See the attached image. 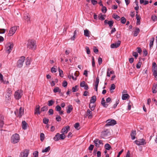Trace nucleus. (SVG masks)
I'll list each match as a JSON object with an SVG mask.
<instances>
[{"label":"nucleus","mask_w":157,"mask_h":157,"mask_svg":"<svg viewBox=\"0 0 157 157\" xmlns=\"http://www.w3.org/2000/svg\"><path fill=\"white\" fill-rule=\"evenodd\" d=\"M27 47L32 50H35L36 47V41L33 40H29L27 44Z\"/></svg>","instance_id":"nucleus-1"},{"label":"nucleus","mask_w":157,"mask_h":157,"mask_svg":"<svg viewBox=\"0 0 157 157\" xmlns=\"http://www.w3.org/2000/svg\"><path fill=\"white\" fill-rule=\"evenodd\" d=\"M20 140V137L17 134L13 135L11 137V141L13 144H15L18 142Z\"/></svg>","instance_id":"nucleus-2"},{"label":"nucleus","mask_w":157,"mask_h":157,"mask_svg":"<svg viewBox=\"0 0 157 157\" xmlns=\"http://www.w3.org/2000/svg\"><path fill=\"white\" fill-rule=\"evenodd\" d=\"M22 95L23 91L21 90H18L14 93V98L17 100H19L21 98Z\"/></svg>","instance_id":"nucleus-3"},{"label":"nucleus","mask_w":157,"mask_h":157,"mask_svg":"<svg viewBox=\"0 0 157 157\" xmlns=\"http://www.w3.org/2000/svg\"><path fill=\"white\" fill-rule=\"evenodd\" d=\"M25 57L24 56L20 57L17 63V66L19 67H21L25 60Z\"/></svg>","instance_id":"nucleus-4"},{"label":"nucleus","mask_w":157,"mask_h":157,"mask_svg":"<svg viewBox=\"0 0 157 157\" xmlns=\"http://www.w3.org/2000/svg\"><path fill=\"white\" fill-rule=\"evenodd\" d=\"M107 123L105 125V127L109 126H113L116 124V121L114 120L109 119L106 121Z\"/></svg>","instance_id":"nucleus-5"},{"label":"nucleus","mask_w":157,"mask_h":157,"mask_svg":"<svg viewBox=\"0 0 157 157\" xmlns=\"http://www.w3.org/2000/svg\"><path fill=\"white\" fill-rule=\"evenodd\" d=\"M29 150L28 149H25L23 152L20 153V157H27L29 153Z\"/></svg>","instance_id":"nucleus-6"},{"label":"nucleus","mask_w":157,"mask_h":157,"mask_svg":"<svg viewBox=\"0 0 157 157\" xmlns=\"http://www.w3.org/2000/svg\"><path fill=\"white\" fill-rule=\"evenodd\" d=\"M145 141V140L143 139H140L139 140H136L134 141V142L137 145H140L145 144L146 143Z\"/></svg>","instance_id":"nucleus-7"},{"label":"nucleus","mask_w":157,"mask_h":157,"mask_svg":"<svg viewBox=\"0 0 157 157\" xmlns=\"http://www.w3.org/2000/svg\"><path fill=\"white\" fill-rule=\"evenodd\" d=\"M109 133V130L107 129H105L101 132V138H104V137L107 136Z\"/></svg>","instance_id":"nucleus-8"},{"label":"nucleus","mask_w":157,"mask_h":157,"mask_svg":"<svg viewBox=\"0 0 157 157\" xmlns=\"http://www.w3.org/2000/svg\"><path fill=\"white\" fill-rule=\"evenodd\" d=\"M5 50V53L7 54V56H8L10 53V43H8L6 44Z\"/></svg>","instance_id":"nucleus-9"},{"label":"nucleus","mask_w":157,"mask_h":157,"mask_svg":"<svg viewBox=\"0 0 157 157\" xmlns=\"http://www.w3.org/2000/svg\"><path fill=\"white\" fill-rule=\"evenodd\" d=\"M94 142L95 143V146L97 147H99L100 144L103 145L102 141L101 140H99L98 139H96Z\"/></svg>","instance_id":"nucleus-10"},{"label":"nucleus","mask_w":157,"mask_h":157,"mask_svg":"<svg viewBox=\"0 0 157 157\" xmlns=\"http://www.w3.org/2000/svg\"><path fill=\"white\" fill-rule=\"evenodd\" d=\"M121 42L120 40H118L117 42L112 44L110 47L112 48H116L119 46Z\"/></svg>","instance_id":"nucleus-11"},{"label":"nucleus","mask_w":157,"mask_h":157,"mask_svg":"<svg viewBox=\"0 0 157 157\" xmlns=\"http://www.w3.org/2000/svg\"><path fill=\"white\" fill-rule=\"evenodd\" d=\"M69 129L70 127L69 126H66L62 129L61 132V133L64 134L65 133H67L68 132V131L69 130Z\"/></svg>","instance_id":"nucleus-12"},{"label":"nucleus","mask_w":157,"mask_h":157,"mask_svg":"<svg viewBox=\"0 0 157 157\" xmlns=\"http://www.w3.org/2000/svg\"><path fill=\"white\" fill-rule=\"evenodd\" d=\"M40 106L39 105H37L36 106V107L34 110V114H40Z\"/></svg>","instance_id":"nucleus-13"},{"label":"nucleus","mask_w":157,"mask_h":157,"mask_svg":"<svg viewBox=\"0 0 157 157\" xmlns=\"http://www.w3.org/2000/svg\"><path fill=\"white\" fill-rule=\"evenodd\" d=\"M86 116H88L89 119H91L93 117V113L92 111H90L89 109H88L86 112Z\"/></svg>","instance_id":"nucleus-14"},{"label":"nucleus","mask_w":157,"mask_h":157,"mask_svg":"<svg viewBox=\"0 0 157 157\" xmlns=\"http://www.w3.org/2000/svg\"><path fill=\"white\" fill-rule=\"evenodd\" d=\"M17 30V26H13L10 28V36H12L15 33Z\"/></svg>","instance_id":"nucleus-15"},{"label":"nucleus","mask_w":157,"mask_h":157,"mask_svg":"<svg viewBox=\"0 0 157 157\" xmlns=\"http://www.w3.org/2000/svg\"><path fill=\"white\" fill-rule=\"evenodd\" d=\"M104 23L105 24H108L109 25V27L110 28H111L113 26L114 22L113 21H109L107 20H105L104 21Z\"/></svg>","instance_id":"nucleus-16"},{"label":"nucleus","mask_w":157,"mask_h":157,"mask_svg":"<svg viewBox=\"0 0 157 157\" xmlns=\"http://www.w3.org/2000/svg\"><path fill=\"white\" fill-rule=\"evenodd\" d=\"M24 19L26 21L28 22L30 21V17L29 13H26L24 14Z\"/></svg>","instance_id":"nucleus-17"},{"label":"nucleus","mask_w":157,"mask_h":157,"mask_svg":"<svg viewBox=\"0 0 157 157\" xmlns=\"http://www.w3.org/2000/svg\"><path fill=\"white\" fill-rule=\"evenodd\" d=\"M24 113V108L22 107H20L19 110L18 117H21L22 115Z\"/></svg>","instance_id":"nucleus-18"},{"label":"nucleus","mask_w":157,"mask_h":157,"mask_svg":"<svg viewBox=\"0 0 157 157\" xmlns=\"http://www.w3.org/2000/svg\"><path fill=\"white\" fill-rule=\"evenodd\" d=\"M4 117L3 115H0V128L3 127L4 124Z\"/></svg>","instance_id":"nucleus-19"},{"label":"nucleus","mask_w":157,"mask_h":157,"mask_svg":"<svg viewBox=\"0 0 157 157\" xmlns=\"http://www.w3.org/2000/svg\"><path fill=\"white\" fill-rule=\"evenodd\" d=\"M2 83H3L4 84H9V82L4 81L3 79V76L0 73V84Z\"/></svg>","instance_id":"nucleus-20"},{"label":"nucleus","mask_w":157,"mask_h":157,"mask_svg":"<svg viewBox=\"0 0 157 157\" xmlns=\"http://www.w3.org/2000/svg\"><path fill=\"white\" fill-rule=\"evenodd\" d=\"M28 124L25 121H23L22 122V128L24 130H26L27 129Z\"/></svg>","instance_id":"nucleus-21"},{"label":"nucleus","mask_w":157,"mask_h":157,"mask_svg":"<svg viewBox=\"0 0 157 157\" xmlns=\"http://www.w3.org/2000/svg\"><path fill=\"white\" fill-rule=\"evenodd\" d=\"M7 93L6 94L5 101L7 102H9V98L10 97V93H9V90L8 89L7 91Z\"/></svg>","instance_id":"nucleus-22"},{"label":"nucleus","mask_w":157,"mask_h":157,"mask_svg":"<svg viewBox=\"0 0 157 157\" xmlns=\"http://www.w3.org/2000/svg\"><path fill=\"white\" fill-rule=\"evenodd\" d=\"M136 132L135 130L132 131L131 133V136L132 140H133L136 138Z\"/></svg>","instance_id":"nucleus-23"},{"label":"nucleus","mask_w":157,"mask_h":157,"mask_svg":"<svg viewBox=\"0 0 157 157\" xmlns=\"http://www.w3.org/2000/svg\"><path fill=\"white\" fill-rule=\"evenodd\" d=\"M152 90L153 93H156L157 91V84H154Z\"/></svg>","instance_id":"nucleus-24"},{"label":"nucleus","mask_w":157,"mask_h":157,"mask_svg":"<svg viewBox=\"0 0 157 157\" xmlns=\"http://www.w3.org/2000/svg\"><path fill=\"white\" fill-rule=\"evenodd\" d=\"M101 103L102 105L105 108L107 107L108 105L106 103L104 98H102Z\"/></svg>","instance_id":"nucleus-25"},{"label":"nucleus","mask_w":157,"mask_h":157,"mask_svg":"<svg viewBox=\"0 0 157 157\" xmlns=\"http://www.w3.org/2000/svg\"><path fill=\"white\" fill-rule=\"evenodd\" d=\"M73 109L72 106L71 105H70L67 106V113H70L71 112L72 110Z\"/></svg>","instance_id":"nucleus-26"},{"label":"nucleus","mask_w":157,"mask_h":157,"mask_svg":"<svg viewBox=\"0 0 157 157\" xmlns=\"http://www.w3.org/2000/svg\"><path fill=\"white\" fill-rule=\"evenodd\" d=\"M114 74V72L113 71H110V70L109 68H108L107 69V76L109 77L110 76V74Z\"/></svg>","instance_id":"nucleus-27"},{"label":"nucleus","mask_w":157,"mask_h":157,"mask_svg":"<svg viewBox=\"0 0 157 157\" xmlns=\"http://www.w3.org/2000/svg\"><path fill=\"white\" fill-rule=\"evenodd\" d=\"M140 31V30L138 28H136L133 34L134 36H137Z\"/></svg>","instance_id":"nucleus-28"},{"label":"nucleus","mask_w":157,"mask_h":157,"mask_svg":"<svg viewBox=\"0 0 157 157\" xmlns=\"http://www.w3.org/2000/svg\"><path fill=\"white\" fill-rule=\"evenodd\" d=\"M31 62V58L29 57H27L25 61V64L26 65L28 66L30 65Z\"/></svg>","instance_id":"nucleus-29"},{"label":"nucleus","mask_w":157,"mask_h":157,"mask_svg":"<svg viewBox=\"0 0 157 157\" xmlns=\"http://www.w3.org/2000/svg\"><path fill=\"white\" fill-rule=\"evenodd\" d=\"M155 40V38L154 37H152L151 38L150 40V44H149V47L150 48H151L153 47V45L154 42Z\"/></svg>","instance_id":"nucleus-30"},{"label":"nucleus","mask_w":157,"mask_h":157,"mask_svg":"<svg viewBox=\"0 0 157 157\" xmlns=\"http://www.w3.org/2000/svg\"><path fill=\"white\" fill-rule=\"evenodd\" d=\"M129 96L128 94H123L122 96L123 100H125L129 98Z\"/></svg>","instance_id":"nucleus-31"},{"label":"nucleus","mask_w":157,"mask_h":157,"mask_svg":"<svg viewBox=\"0 0 157 157\" xmlns=\"http://www.w3.org/2000/svg\"><path fill=\"white\" fill-rule=\"evenodd\" d=\"M152 71H157V66L155 62L152 63Z\"/></svg>","instance_id":"nucleus-32"},{"label":"nucleus","mask_w":157,"mask_h":157,"mask_svg":"<svg viewBox=\"0 0 157 157\" xmlns=\"http://www.w3.org/2000/svg\"><path fill=\"white\" fill-rule=\"evenodd\" d=\"M53 92L55 93L58 92L59 93H61V90L59 88V87H55L53 89Z\"/></svg>","instance_id":"nucleus-33"},{"label":"nucleus","mask_w":157,"mask_h":157,"mask_svg":"<svg viewBox=\"0 0 157 157\" xmlns=\"http://www.w3.org/2000/svg\"><path fill=\"white\" fill-rule=\"evenodd\" d=\"M105 15H103L102 13H100L98 16L99 19L101 20H103L105 19Z\"/></svg>","instance_id":"nucleus-34"},{"label":"nucleus","mask_w":157,"mask_h":157,"mask_svg":"<svg viewBox=\"0 0 157 157\" xmlns=\"http://www.w3.org/2000/svg\"><path fill=\"white\" fill-rule=\"evenodd\" d=\"M90 32L88 30L86 29L84 30V35L86 36L89 37L90 36Z\"/></svg>","instance_id":"nucleus-35"},{"label":"nucleus","mask_w":157,"mask_h":157,"mask_svg":"<svg viewBox=\"0 0 157 157\" xmlns=\"http://www.w3.org/2000/svg\"><path fill=\"white\" fill-rule=\"evenodd\" d=\"M96 100V97L95 96H94L92 97L90 100V103H94Z\"/></svg>","instance_id":"nucleus-36"},{"label":"nucleus","mask_w":157,"mask_h":157,"mask_svg":"<svg viewBox=\"0 0 157 157\" xmlns=\"http://www.w3.org/2000/svg\"><path fill=\"white\" fill-rule=\"evenodd\" d=\"M59 133H56L55 137L53 138L54 140L56 141L59 140Z\"/></svg>","instance_id":"nucleus-37"},{"label":"nucleus","mask_w":157,"mask_h":157,"mask_svg":"<svg viewBox=\"0 0 157 157\" xmlns=\"http://www.w3.org/2000/svg\"><path fill=\"white\" fill-rule=\"evenodd\" d=\"M68 77L70 79L71 78L74 80H76L77 79L76 77H75L73 75V73H72L71 74L70 73L69 74V75H68Z\"/></svg>","instance_id":"nucleus-38"},{"label":"nucleus","mask_w":157,"mask_h":157,"mask_svg":"<svg viewBox=\"0 0 157 157\" xmlns=\"http://www.w3.org/2000/svg\"><path fill=\"white\" fill-rule=\"evenodd\" d=\"M51 147L50 146L46 148L45 149H43L42 151V152H48L50 150Z\"/></svg>","instance_id":"nucleus-39"},{"label":"nucleus","mask_w":157,"mask_h":157,"mask_svg":"<svg viewBox=\"0 0 157 157\" xmlns=\"http://www.w3.org/2000/svg\"><path fill=\"white\" fill-rule=\"evenodd\" d=\"M66 137L65 135L63 133L61 134H59V140H63Z\"/></svg>","instance_id":"nucleus-40"},{"label":"nucleus","mask_w":157,"mask_h":157,"mask_svg":"<svg viewBox=\"0 0 157 157\" xmlns=\"http://www.w3.org/2000/svg\"><path fill=\"white\" fill-rule=\"evenodd\" d=\"M116 88V86L114 84H113L111 85V87L110 88V90L111 93L113 92L112 90H114Z\"/></svg>","instance_id":"nucleus-41"},{"label":"nucleus","mask_w":157,"mask_h":157,"mask_svg":"<svg viewBox=\"0 0 157 157\" xmlns=\"http://www.w3.org/2000/svg\"><path fill=\"white\" fill-rule=\"evenodd\" d=\"M136 18L137 19V25H140V17L137 14H136Z\"/></svg>","instance_id":"nucleus-42"},{"label":"nucleus","mask_w":157,"mask_h":157,"mask_svg":"<svg viewBox=\"0 0 157 157\" xmlns=\"http://www.w3.org/2000/svg\"><path fill=\"white\" fill-rule=\"evenodd\" d=\"M105 147L106 149L109 150L110 149L111 147L109 144H106L105 145Z\"/></svg>","instance_id":"nucleus-43"},{"label":"nucleus","mask_w":157,"mask_h":157,"mask_svg":"<svg viewBox=\"0 0 157 157\" xmlns=\"http://www.w3.org/2000/svg\"><path fill=\"white\" fill-rule=\"evenodd\" d=\"M48 109V107L47 106H43V107L41 108V112H44L45 111H47Z\"/></svg>","instance_id":"nucleus-44"},{"label":"nucleus","mask_w":157,"mask_h":157,"mask_svg":"<svg viewBox=\"0 0 157 157\" xmlns=\"http://www.w3.org/2000/svg\"><path fill=\"white\" fill-rule=\"evenodd\" d=\"M126 20L124 17H122L121 18V22L122 24H125L126 22Z\"/></svg>","instance_id":"nucleus-45"},{"label":"nucleus","mask_w":157,"mask_h":157,"mask_svg":"<svg viewBox=\"0 0 157 157\" xmlns=\"http://www.w3.org/2000/svg\"><path fill=\"white\" fill-rule=\"evenodd\" d=\"M54 103V101L53 100H50L48 101V105L49 106H51L53 105Z\"/></svg>","instance_id":"nucleus-46"},{"label":"nucleus","mask_w":157,"mask_h":157,"mask_svg":"<svg viewBox=\"0 0 157 157\" xmlns=\"http://www.w3.org/2000/svg\"><path fill=\"white\" fill-rule=\"evenodd\" d=\"M43 122L45 124H47L49 122L48 119L46 118H44L43 119Z\"/></svg>","instance_id":"nucleus-47"},{"label":"nucleus","mask_w":157,"mask_h":157,"mask_svg":"<svg viewBox=\"0 0 157 157\" xmlns=\"http://www.w3.org/2000/svg\"><path fill=\"white\" fill-rule=\"evenodd\" d=\"M78 86L76 85L75 86L73 87L72 88V90L73 92H75L78 91Z\"/></svg>","instance_id":"nucleus-48"},{"label":"nucleus","mask_w":157,"mask_h":157,"mask_svg":"<svg viewBox=\"0 0 157 157\" xmlns=\"http://www.w3.org/2000/svg\"><path fill=\"white\" fill-rule=\"evenodd\" d=\"M113 17L114 18L117 20H119L120 17L116 14H114L113 15Z\"/></svg>","instance_id":"nucleus-49"},{"label":"nucleus","mask_w":157,"mask_h":157,"mask_svg":"<svg viewBox=\"0 0 157 157\" xmlns=\"http://www.w3.org/2000/svg\"><path fill=\"white\" fill-rule=\"evenodd\" d=\"M73 73V76H74L75 77H76V78L79 75V72L78 71H76Z\"/></svg>","instance_id":"nucleus-50"},{"label":"nucleus","mask_w":157,"mask_h":157,"mask_svg":"<svg viewBox=\"0 0 157 157\" xmlns=\"http://www.w3.org/2000/svg\"><path fill=\"white\" fill-rule=\"evenodd\" d=\"M141 63L142 62L140 61V60H139L136 65L137 68L139 69L140 67Z\"/></svg>","instance_id":"nucleus-51"},{"label":"nucleus","mask_w":157,"mask_h":157,"mask_svg":"<svg viewBox=\"0 0 157 157\" xmlns=\"http://www.w3.org/2000/svg\"><path fill=\"white\" fill-rule=\"evenodd\" d=\"M59 76L61 77H63V71L60 69L59 68Z\"/></svg>","instance_id":"nucleus-52"},{"label":"nucleus","mask_w":157,"mask_h":157,"mask_svg":"<svg viewBox=\"0 0 157 157\" xmlns=\"http://www.w3.org/2000/svg\"><path fill=\"white\" fill-rule=\"evenodd\" d=\"M56 120L57 121H60L61 120V117L58 115H56Z\"/></svg>","instance_id":"nucleus-53"},{"label":"nucleus","mask_w":157,"mask_h":157,"mask_svg":"<svg viewBox=\"0 0 157 157\" xmlns=\"http://www.w3.org/2000/svg\"><path fill=\"white\" fill-rule=\"evenodd\" d=\"M99 79L98 77H97L96 79V82H95V85H97V86H98L99 82Z\"/></svg>","instance_id":"nucleus-54"},{"label":"nucleus","mask_w":157,"mask_h":157,"mask_svg":"<svg viewBox=\"0 0 157 157\" xmlns=\"http://www.w3.org/2000/svg\"><path fill=\"white\" fill-rule=\"evenodd\" d=\"M56 111L59 112L61 111V108L60 106L57 105L56 107Z\"/></svg>","instance_id":"nucleus-55"},{"label":"nucleus","mask_w":157,"mask_h":157,"mask_svg":"<svg viewBox=\"0 0 157 157\" xmlns=\"http://www.w3.org/2000/svg\"><path fill=\"white\" fill-rule=\"evenodd\" d=\"M92 66L93 67H95V63L94 61V59L93 56L92 57Z\"/></svg>","instance_id":"nucleus-56"},{"label":"nucleus","mask_w":157,"mask_h":157,"mask_svg":"<svg viewBox=\"0 0 157 157\" xmlns=\"http://www.w3.org/2000/svg\"><path fill=\"white\" fill-rule=\"evenodd\" d=\"M34 157H38V152L37 151H35L33 153Z\"/></svg>","instance_id":"nucleus-57"},{"label":"nucleus","mask_w":157,"mask_h":157,"mask_svg":"<svg viewBox=\"0 0 157 157\" xmlns=\"http://www.w3.org/2000/svg\"><path fill=\"white\" fill-rule=\"evenodd\" d=\"M44 135L43 133H41L40 134V140L41 141H43L44 139Z\"/></svg>","instance_id":"nucleus-58"},{"label":"nucleus","mask_w":157,"mask_h":157,"mask_svg":"<svg viewBox=\"0 0 157 157\" xmlns=\"http://www.w3.org/2000/svg\"><path fill=\"white\" fill-rule=\"evenodd\" d=\"M67 81L65 80H64L63 81L62 84V86L63 87H66L67 86Z\"/></svg>","instance_id":"nucleus-59"},{"label":"nucleus","mask_w":157,"mask_h":157,"mask_svg":"<svg viewBox=\"0 0 157 157\" xmlns=\"http://www.w3.org/2000/svg\"><path fill=\"white\" fill-rule=\"evenodd\" d=\"M86 84H85V82L84 81H83L81 82L80 83V86L82 87H83Z\"/></svg>","instance_id":"nucleus-60"},{"label":"nucleus","mask_w":157,"mask_h":157,"mask_svg":"<svg viewBox=\"0 0 157 157\" xmlns=\"http://www.w3.org/2000/svg\"><path fill=\"white\" fill-rule=\"evenodd\" d=\"M107 9L104 6H102V11L104 13H105L107 11Z\"/></svg>","instance_id":"nucleus-61"},{"label":"nucleus","mask_w":157,"mask_h":157,"mask_svg":"<svg viewBox=\"0 0 157 157\" xmlns=\"http://www.w3.org/2000/svg\"><path fill=\"white\" fill-rule=\"evenodd\" d=\"M86 50V53L88 54H90V51L88 47L86 46L85 48Z\"/></svg>","instance_id":"nucleus-62"},{"label":"nucleus","mask_w":157,"mask_h":157,"mask_svg":"<svg viewBox=\"0 0 157 157\" xmlns=\"http://www.w3.org/2000/svg\"><path fill=\"white\" fill-rule=\"evenodd\" d=\"M151 19L153 21H155L157 19V17L155 15H153L151 17Z\"/></svg>","instance_id":"nucleus-63"},{"label":"nucleus","mask_w":157,"mask_h":157,"mask_svg":"<svg viewBox=\"0 0 157 157\" xmlns=\"http://www.w3.org/2000/svg\"><path fill=\"white\" fill-rule=\"evenodd\" d=\"M57 69L54 67H53L51 69V72L52 73H55L56 72Z\"/></svg>","instance_id":"nucleus-64"}]
</instances>
